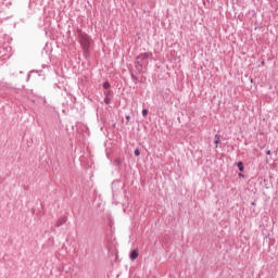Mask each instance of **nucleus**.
<instances>
[{
  "instance_id": "f257e3e1",
  "label": "nucleus",
  "mask_w": 278,
  "mask_h": 278,
  "mask_svg": "<svg viewBox=\"0 0 278 278\" xmlns=\"http://www.w3.org/2000/svg\"><path fill=\"white\" fill-rule=\"evenodd\" d=\"M76 31H77L78 42L81 49H90V47H92V43L94 42L92 38H90V35L84 33L81 28L76 29Z\"/></svg>"
},
{
  "instance_id": "f03ea898",
  "label": "nucleus",
  "mask_w": 278,
  "mask_h": 278,
  "mask_svg": "<svg viewBox=\"0 0 278 278\" xmlns=\"http://www.w3.org/2000/svg\"><path fill=\"white\" fill-rule=\"evenodd\" d=\"M149 58H153V53L152 52H144V53H141L139 54L137 58H136V62H144V60H149Z\"/></svg>"
},
{
  "instance_id": "7ed1b4c3",
  "label": "nucleus",
  "mask_w": 278,
  "mask_h": 278,
  "mask_svg": "<svg viewBox=\"0 0 278 278\" xmlns=\"http://www.w3.org/2000/svg\"><path fill=\"white\" fill-rule=\"evenodd\" d=\"M66 220H68V217L61 216L55 223V227H62V225H65Z\"/></svg>"
},
{
  "instance_id": "20e7f679",
  "label": "nucleus",
  "mask_w": 278,
  "mask_h": 278,
  "mask_svg": "<svg viewBox=\"0 0 278 278\" xmlns=\"http://www.w3.org/2000/svg\"><path fill=\"white\" fill-rule=\"evenodd\" d=\"M135 67L138 73H142V71H144V65H142L140 61H135Z\"/></svg>"
},
{
  "instance_id": "39448f33",
  "label": "nucleus",
  "mask_w": 278,
  "mask_h": 278,
  "mask_svg": "<svg viewBox=\"0 0 278 278\" xmlns=\"http://www.w3.org/2000/svg\"><path fill=\"white\" fill-rule=\"evenodd\" d=\"M138 255H139L138 250H132L129 256L131 262H135V260H138Z\"/></svg>"
},
{
  "instance_id": "423d86ee",
  "label": "nucleus",
  "mask_w": 278,
  "mask_h": 278,
  "mask_svg": "<svg viewBox=\"0 0 278 278\" xmlns=\"http://www.w3.org/2000/svg\"><path fill=\"white\" fill-rule=\"evenodd\" d=\"M218 144H220V135H215V149H218Z\"/></svg>"
},
{
  "instance_id": "0eeeda50",
  "label": "nucleus",
  "mask_w": 278,
  "mask_h": 278,
  "mask_svg": "<svg viewBox=\"0 0 278 278\" xmlns=\"http://www.w3.org/2000/svg\"><path fill=\"white\" fill-rule=\"evenodd\" d=\"M237 166H238L240 173H244V163H242V161L238 162Z\"/></svg>"
},
{
  "instance_id": "6e6552de",
  "label": "nucleus",
  "mask_w": 278,
  "mask_h": 278,
  "mask_svg": "<svg viewBox=\"0 0 278 278\" xmlns=\"http://www.w3.org/2000/svg\"><path fill=\"white\" fill-rule=\"evenodd\" d=\"M83 51H84V58L88 60V58H90V49H83Z\"/></svg>"
},
{
  "instance_id": "1a4fd4ad",
  "label": "nucleus",
  "mask_w": 278,
  "mask_h": 278,
  "mask_svg": "<svg viewBox=\"0 0 278 278\" xmlns=\"http://www.w3.org/2000/svg\"><path fill=\"white\" fill-rule=\"evenodd\" d=\"M102 86H103L104 90H110L111 85L109 81H104Z\"/></svg>"
},
{
  "instance_id": "9d476101",
  "label": "nucleus",
  "mask_w": 278,
  "mask_h": 278,
  "mask_svg": "<svg viewBox=\"0 0 278 278\" xmlns=\"http://www.w3.org/2000/svg\"><path fill=\"white\" fill-rule=\"evenodd\" d=\"M104 103H105L106 105H110V103H112V99H110V97H106V96H105V98H104Z\"/></svg>"
},
{
  "instance_id": "9b49d317",
  "label": "nucleus",
  "mask_w": 278,
  "mask_h": 278,
  "mask_svg": "<svg viewBox=\"0 0 278 278\" xmlns=\"http://www.w3.org/2000/svg\"><path fill=\"white\" fill-rule=\"evenodd\" d=\"M114 92L112 90H108L104 92V97H112Z\"/></svg>"
},
{
  "instance_id": "f8f14e48",
  "label": "nucleus",
  "mask_w": 278,
  "mask_h": 278,
  "mask_svg": "<svg viewBox=\"0 0 278 278\" xmlns=\"http://www.w3.org/2000/svg\"><path fill=\"white\" fill-rule=\"evenodd\" d=\"M114 164H115V166H121V159H115L114 160Z\"/></svg>"
},
{
  "instance_id": "ddd939ff",
  "label": "nucleus",
  "mask_w": 278,
  "mask_h": 278,
  "mask_svg": "<svg viewBox=\"0 0 278 278\" xmlns=\"http://www.w3.org/2000/svg\"><path fill=\"white\" fill-rule=\"evenodd\" d=\"M132 81H138V76H135L134 73L130 74Z\"/></svg>"
},
{
  "instance_id": "4468645a",
  "label": "nucleus",
  "mask_w": 278,
  "mask_h": 278,
  "mask_svg": "<svg viewBox=\"0 0 278 278\" xmlns=\"http://www.w3.org/2000/svg\"><path fill=\"white\" fill-rule=\"evenodd\" d=\"M147 114H149V111L147 109L142 110V116H147Z\"/></svg>"
},
{
  "instance_id": "2eb2a0df",
  "label": "nucleus",
  "mask_w": 278,
  "mask_h": 278,
  "mask_svg": "<svg viewBox=\"0 0 278 278\" xmlns=\"http://www.w3.org/2000/svg\"><path fill=\"white\" fill-rule=\"evenodd\" d=\"M135 155H136V157H138L140 155V150L139 149L135 150Z\"/></svg>"
},
{
  "instance_id": "dca6fc26",
  "label": "nucleus",
  "mask_w": 278,
  "mask_h": 278,
  "mask_svg": "<svg viewBox=\"0 0 278 278\" xmlns=\"http://www.w3.org/2000/svg\"><path fill=\"white\" fill-rule=\"evenodd\" d=\"M266 155H270V150H267Z\"/></svg>"
},
{
  "instance_id": "f3484780",
  "label": "nucleus",
  "mask_w": 278,
  "mask_h": 278,
  "mask_svg": "<svg viewBox=\"0 0 278 278\" xmlns=\"http://www.w3.org/2000/svg\"><path fill=\"white\" fill-rule=\"evenodd\" d=\"M239 177H242V174H239Z\"/></svg>"
},
{
  "instance_id": "a211bd4d",
  "label": "nucleus",
  "mask_w": 278,
  "mask_h": 278,
  "mask_svg": "<svg viewBox=\"0 0 278 278\" xmlns=\"http://www.w3.org/2000/svg\"><path fill=\"white\" fill-rule=\"evenodd\" d=\"M252 205H255V202H252Z\"/></svg>"
}]
</instances>
